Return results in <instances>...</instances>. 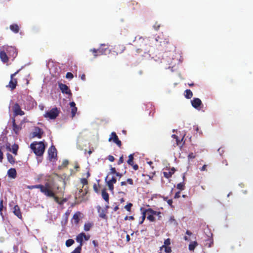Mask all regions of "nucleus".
I'll list each match as a JSON object with an SVG mask.
<instances>
[{"mask_svg": "<svg viewBox=\"0 0 253 253\" xmlns=\"http://www.w3.org/2000/svg\"><path fill=\"white\" fill-rule=\"evenodd\" d=\"M7 159L8 161L11 164H14L15 162V158L9 153L7 154Z\"/></svg>", "mask_w": 253, "mask_h": 253, "instance_id": "nucleus-32", "label": "nucleus"}, {"mask_svg": "<svg viewBox=\"0 0 253 253\" xmlns=\"http://www.w3.org/2000/svg\"><path fill=\"white\" fill-rule=\"evenodd\" d=\"M176 188L180 190H183L185 189V183L182 182L177 184Z\"/></svg>", "mask_w": 253, "mask_h": 253, "instance_id": "nucleus-35", "label": "nucleus"}, {"mask_svg": "<svg viewBox=\"0 0 253 253\" xmlns=\"http://www.w3.org/2000/svg\"><path fill=\"white\" fill-rule=\"evenodd\" d=\"M140 210L142 212V219L139 222V224H142L143 223V222L146 218V213L147 212L148 213V211H147V209H144L143 208H141Z\"/></svg>", "mask_w": 253, "mask_h": 253, "instance_id": "nucleus-28", "label": "nucleus"}, {"mask_svg": "<svg viewBox=\"0 0 253 253\" xmlns=\"http://www.w3.org/2000/svg\"><path fill=\"white\" fill-rule=\"evenodd\" d=\"M170 244V240L169 238H168L164 241V245L162 247L169 246Z\"/></svg>", "mask_w": 253, "mask_h": 253, "instance_id": "nucleus-44", "label": "nucleus"}, {"mask_svg": "<svg viewBox=\"0 0 253 253\" xmlns=\"http://www.w3.org/2000/svg\"><path fill=\"white\" fill-rule=\"evenodd\" d=\"M150 108H151V110L150 111V112H149V115L150 116H153L154 115V114L155 113V111H154V108L153 107H152L151 105V107H150Z\"/></svg>", "mask_w": 253, "mask_h": 253, "instance_id": "nucleus-51", "label": "nucleus"}, {"mask_svg": "<svg viewBox=\"0 0 253 253\" xmlns=\"http://www.w3.org/2000/svg\"><path fill=\"white\" fill-rule=\"evenodd\" d=\"M58 86L63 93L67 94L70 95H72L71 90L66 84H63L62 83H59Z\"/></svg>", "mask_w": 253, "mask_h": 253, "instance_id": "nucleus-14", "label": "nucleus"}, {"mask_svg": "<svg viewBox=\"0 0 253 253\" xmlns=\"http://www.w3.org/2000/svg\"><path fill=\"white\" fill-rule=\"evenodd\" d=\"M43 133V132L41 128L39 127H37L35 130V131L33 133L34 136L37 137L39 138H41L42 137Z\"/></svg>", "mask_w": 253, "mask_h": 253, "instance_id": "nucleus-21", "label": "nucleus"}, {"mask_svg": "<svg viewBox=\"0 0 253 253\" xmlns=\"http://www.w3.org/2000/svg\"><path fill=\"white\" fill-rule=\"evenodd\" d=\"M132 206V204L130 203L126 205L125 208L126 209V211H130Z\"/></svg>", "mask_w": 253, "mask_h": 253, "instance_id": "nucleus-47", "label": "nucleus"}, {"mask_svg": "<svg viewBox=\"0 0 253 253\" xmlns=\"http://www.w3.org/2000/svg\"><path fill=\"white\" fill-rule=\"evenodd\" d=\"M4 48H5V50L7 52L9 58H12V60H13L17 56L18 51L15 47L11 46L4 45Z\"/></svg>", "mask_w": 253, "mask_h": 253, "instance_id": "nucleus-7", "label": "nucleus"}, {"mask_svg": "<svg viewBox=\"0 0 253 253\" xmlns=\"http://www.w3.org/2000/svg\"><path fill=\"white\" fill-rule=\"evenodd\" d=\"M77 111V108L76 107L71 108V114H72V118H73L75 116Z\"/></svg>", "mask_w": 253, "mask_h": 253, "instance_id": "nucleus-41", "label": "nucleus"}, {"mask_svg": "<svg viewBox=\"0 0 253 253\" xmlns=\"http://www.w3.org/2000/svg\"><path fill=\"white\" fill-rule=\"evenodd\" d=\"M3 201L2 199H1L0 201V214L2 215V211L3 209Z\"/></svg>", "mask_w": 253, "mask_h": 253, "instance_id": "nucleus-48", "label": "nucleus"}, {"mask_svg": "<svg viewBox=\"0 0 253 253\" xmlns=\"http://www.w3.org/2000/svg\"><path fill=\"white\" fill-rule=\"evenodd\" d=\"M10 145L9 144L8 145H6V149L12 152L13 154L16 155L17 154V151L18 150V145L17 144H14L12 146V148H11L10 147Z\"/></svg>", "mask_w": 253, "mask_h": 253, "instance_id": "nucleus-20", "label": "nucleus"}, {"mask_svg": "<svg viewBox=\"0 0 253 253\" xmlns=\"http://www.w3.org/2000/svg\"><path fill=\"white\" fill-rule=\"evenodd\" d=\"M125 220H133L134 219V218L133 216H126L125 218H124Z\"/></svg>", "mask_w": 253, "mask_h": 253, "instance_id": "nucleus-54", "label": "nucleus"}, {"mask_svg": "<svg viewBox=\"0 0 253 253\" xmlns=\"http://www.w3.org/2000/svg\"><path fill=\"white\" fill-rule=\"evenodd\" d=\"M99 55L105 54L107 51H110L108 47L105 44H101V46L98 49Z\"/></svg>", "mask_w": 253, "mask_h": 253, "instance_id": "nucleus-18", "label": "nucleus"}, {"mask_svg": "<svg viewBox=\"0 0 253 253\" xmlns=\"http://www.w3.org/2000/svg\"><path fill=\"white\" fill-rule=\"evenodd\" d=\"M101 195L102 198L108 204L109 200V194L106 192L105 189L102 190Z\"/></svg>", "mask_w": 253, "mask_h": 253, "instance_id": "nucleus-23", "label": "nucleus"}, {"mask_svg": "<svg viewBox=\"0 0 253 253\" xmlns=\"http://www.w3.org/2000/svg\"><path fill=\"white\" fill-rule=\"evenodd\" d=\"M108 140L109 141H113L120 148H121L122 146L121 141L119 140L117 135L115 132H112L111 133L110 136Z\"/></svg>", "mask_w": 253, "mask_h": 253, "instance_id": "nucleus-12", "label": "nucleus"}, {"mask_svg": "<svg viewBox=\"0 0 253 253\" xmlns=\"http://www.w3.org/2000/svg\"><path fill=\"white\" fill-rule=\"evenodd\" d=\"M167 203L169 206H170L171 207H172V204L173 201H172V199L168 200Z\"/></svg>", "mask_w": 253, "mask_h": 253, "instance_id": "nucleus-62", "label": "nucleus"}, {"mask_svg": "<svg viewBox=\"0 0 253 253\" xmlns=\"http://www.w3.org/2000/svg\"><path fill=\"white\" fill-rule=\"evenodd\" d=\"M8 175L12 178H15L16 176V171L15 169H10L8 170Z\"/></svg>", "mask_w": 253, "mask_h": 253, "instance_id": "nucleus-27", "label": "nucleus"}, {"mask_svg": "<svg viewBox=\"0 0 253 253\" xmlns=\"http://www.w3.org/2000/svg\"><path fill=\"white\" fill-rule=\"evenodd\" d=\"M184 96L187 99H191L193 96V93L190 89H186L185 90Z\"/></svg>", "mask_w": 253, "mask_h": 253, "instance_id": "nucleus-29", "label": "nucleus"}, {"mask_svg": "<svg viewBox=\"0 0 253 253\" xmlns=\"http://www.w3.org/2000/svg\"><path fill=\"white\" fill-rule=\"evenodd\" d=\"M82 233H83V239H84L85 241H88L89 238H90V236L89 235H86L85 234V233H83V232H82Z\"/></svg>", "mask_w": 253, "mask_h": 253, "instance_id": "nucleus-50", "label": "nucleus"}, {"mask_svg": "<svg viewBox=\"0 0 253 253\" xmlns=\"http://www.w3.org/2000/svg\"><path fill=\"white\" fill-rule=\"evenodd\" d=\"M147 211H148V213H151L154 215H157L158 216V219L159 220L161 219L162 216L161 215V212L160 211H155L151 208L147 209Z\"/></svg>", "mask_w": 253, "mask_h": 253, "instance_id": "nucleus-22", "label": "nucleus"}, {"mask_svg": "<svg viewBox=\"0 0 253 253\" xmlns=\"http://www.w3.org/2000/svg\"><path fill=\"white\" fill-rule=\"evenodd\" d=\"M12 110L14 113V116H23L25 113L21 109V107L18 103H15L12 107Z\"/></svg>", "mask_w": 253, "mask_h": 253, "instance_id": "nucleus-11", "label": "nucleus"}, {"mask_svg": "<svg viewBox=\"0 0 253 253\" xmlns=\"http://www.w3.org/2000/svg\"><path fill=\"white\" fill-rule=\"evenodd\" d=\"M10 29L14 33H18L19 31V27L16 24H13L10 25Z\"/></svg>", "mask_w": 253, "mask_h": 253, "instance_id": "nucleus-24", "label": "nucleus"}, {"mask_svg": "<svg viewBox=\"0 0 253 253\" xmlns=\"http://www.w3.org/2000/svg\"><path fill=\"white\" fill-rule=\"evenodd\" d=\"M188 158L189 159H194L195 158V155L193 153H190L189 154Z\"/></svg>", "mask_w": 253, "mask_h": 253, "instance_id": "nucleus-57", "label": "nucleus"}, {"mask_svg": "<svg viewBox=\"0 0 253 253\" xmlns=\"http://www.w3.org/2000/svg\"><path fill=\"white\" fill-rule=\"evenodd\" d=\"M156 41L159 43L158 45L159 46L160 50L165 51H170L171 44L168 37H164L163 35H160L156 39Z\"/></svg>", "mask_w": 253, "mask_h": 253, "instance_id": "nucleus-2", "label": "nucleus"}, {"mask_svg": "<svg viewBox=\"0 0 253 253\" xmlns=\"http://www.w3.org/2000/svg\"><path fill=\"white\" fill-rule=\"evenodd\" d=\"M108 176L105 177V181L107 182V184L108 186V188L110 191L113 192L114 190V184H115L117 182V179L115 177H113L111 179L107 181Z\"/></svg>", "mask_w": 253, "mask_h": 253, "instance_id": "nucleus-13", "label": "nucleus"}, {"mask_svg": "<svg viewBox=\"0 0 253 253\" xmlns=\"http://www.w3.org/2000/svg\"><path fill=\"white\" fill-rule=\"evenodd\" d=\"M149 40L146 38L140 37L138 39L135 38L134 41V46L136 48V52L140 53L143 51L144 53L149 52L147 48V44Z\"/></svg>", "mask_w": 253, "mask_h": 253, "instance_id": "nucleus-1", "label": "nucleus"}, {"mask_svg": "<svg viewBox=\"0 0 253 253\" xmlns=\"http://www.w3.org/2000/svg\"><path fill=\"white\" fill-rule=\"evenodd\" d=\"M108 159L109 160V161L111 162H114L115 160V158L114 156H113L112 155H109L108 157Z\"/></svg>", "mask_w": 253, "mask_h": 253, "instance_id": "nucleus-60", "label": "nucleus"}, {"mask_svg": "<svg viewBox=\"0 0 253 253\" xmlns=\"http://www.w3.org/2000/svg\"><path fill=\"white\" fill-rule=\"evenodd\" d=\"M13 213L19 219H22V215L20 211V207L17 205H15L13 208Z\"/></svg>", "mask_w": 253, "mask_h": 253, "instance_id": "nucleus-17", "label": "nucleus"}, {"mask_svg": "<svg viewBox=\"0 0 253 253\" xmlns=\"http://www.w3.org/2000/svg\"><path fill=\"white\" fill-rule=\"evenodd\" d=\"M123 162H124V157H123V156L122 155L120 157L119 160L118 162V164L120 165V164H122Z\"/></svg>", "mask_w": 253, "mask_h": 253, "instance_id": "nucleus-58", "label": "nucleus"}, {"mask_svg": "<svg viewBox=\"0 0 253 253\" xmlns=\"http://www.w3.org/2000/svg\"><path fill=\"white\" fill-rule=\"evenodd\" d=\"M173 174V172L169 171V170L168 171H164L163 172V174H164V177L168 179L171 177Z\"/></svg>", "mask_w": 253, "mask_h": 253, "instance_id": "nucleus-34", "label": "nucleus"}, {"mask_svg": "<svg viewBox=\"0 0 253 253\" xmlns=\"http://www.w3.org/2000/svg\"><path fill=\"white\" fill-rule=\"evenodd\" d=\"M163 248H165V252L166 253H170L171 252V247L169 246L161 247L160 250H162Z\"/></svg>", "mask_w": 253, "mask_h": 253, "instance_id": "nucleus-37", "label": "nucleus"}, {"mask_svg": "<svg viewBox=\"0 0 253 253\" xmlns=\"http://www.w3.org/2000/svg\"><path fill=\"white\" fill-rule=\"evenodd\" d=\"M134 154H131L128 156V159L127 161V163L132 167L133 169L136 170L138 169V166L137 164H134Z\"/></svg>", "mask_w": 253, "mask_h": 253, "instance_id": "nucleus-15", "label": "nucleus"}, {"mask_svg": "<svg viewBox=\"0 0 253 253\" xmlns=\"http://www.w3.org/2000/svg\"><path fill=\"white\" fill-rule=\"evenodd\" d=\"M154 29L156 30H158L159 29V28L160 27V25L158 24L157 22H156L153 26Z\"/></svg>", "mask_w": 253, "mask_h": 253, "instance_id": "nucleus-59", "label": "nucleus"}, {"mask_svg": "<svg viewBox=\"0 0 253 253\" xmlns=\"http://www.w3.org/2000/svg\"><path fill=\"white\" fill-rule=\"evenodd\" d=\"M198 243L196 241H194L193 242L190 243L189 245V250L190 251H193L196 246H197Z\"/></svg>", "mask_w": 253, "mask_h": 253, "instance_id": "nucleus-33", "label": "nucleus"}, {"mask_svg": "<svg viewBox=\"0 0 253 253\" xmlns=\"http://www.w3.org/2000/svg\"><path fill=\"white\" fill-rule=\"evenodd\" d=\"M30 148L38 156H42L45 150V145L42 142H34L31 144Z\"/></svg>", "mask_w": 253, "mask_h": 253, "instance_id": "nucleus-3", "label": "nucleus"}, {"mask_svg": "<svg viewBox=\"0 0 253 253\" xmlns=\"http://www.w3.org/2000/svg\"><path fill=\"white\" fill-rule=\"evenodd\" d=\"M12 123L13 130L16 134H17L19 131L21 129V126L16 124L14 118H12Z\"/></svg>", "mask_w": 253, "mask_h": 253, "instance_id": "nucleus-19", "label": "nucleus"}, {"mask_svg": "<svg viewBox=\"0 0 253 253\" xmlns=\"http://www.w3.org/2000/svg\"><path fill=\"white\" fill-rule=\"evenodd\" d=\"M75 242L73 239H70L66 241L65 245L67 247H69L74 244Z\"/></svg>", "mask_w": 253, "mask_h": 253, "instance_id": "nucleus-36", "label": "nucleus"}, {"mask_svg": "<svg viewBox=\"0 0 253 253\" xmlns=\"http://www.w3.org/2000/svg\"><path fill=\"white\" fill-rule=\"evenodd\" d=\"M180 196V191H178L175 194V195L174 196V199H177V198H179Z\"/></svg>", "mask_w": 253, "mask_h": 253, "instance_id": "nucleus-61", "label": "nucleus"}, {"mask_svg": "<svg viewBox=\"0 0 253 253\" xmlns=\"http://www.w3.org/2000/svg\"><path fill=\"white\" fill-rule=\"evenodd\" d=\"M74 77V76L72 73L71 72H68L66 75V78L67 79H72Z\"/></svg>", "mask_w": 253, "mask_h": 253, "instance_id": "nucleus-49", "label": "nucleus"}, {"mask_svg": "<svg viewBox=\"0 0 253 253\" xmlns=\"http://www.w3.org/2000/svg\"><path fill=\"white\" fill-rule=\"evenodd\" d=\"M69 164V162L67 160H65L63 161L62 164L59 167L60 169L64 167H66Z\"/></svg>", "mask_w": 253, "mask_h": 253, "instance_id": "nucleus-43", "label": "nucleus"}, {"mask_svg": "<svg viewBox=\"0 0 253 253\" xmlns=\"http://www.w3.org/2000/svg\"><path fill=\"white\" fill-rule=\"evenodd\" d=\"M20 70H17L14 74H12L10 76V81L9 82V84L7 86H8L11 88V90H13L16 88V86L17 84V81L16 79L14 78V76H15L20 71Z\"/></svg>", "mask_w": 253, "mask_h": 253, "instance_id": "nucleus-8", "label": "nucleus"}, {"mask_svg": "<svg viewBox=\"0 0 253 253\" xmlns=\"http://www.w3.org/2000/svg\"><path fill=\"white\" fill-rule=\"evenodd\" d=\"M90 51L93 53L94 57H96L97 56L99 55L98 49H91Z\"/></svg>", "mask_w": 253, "mask_h": 253, "instance_id": "nucleus-39", "label": "nucleus"}, {"mask_svg": "<svg viewBox=\"0 0 253 253\" xmlns=\"http://www.w3.org/2000/svg\"><path fill=\"white\" fill-rule=\"evenodd\" d=\"M70 105L71 108H73L76 107V104L74 102H71L70 103Z\"/></svg>", "mask_w": 253, "mask_h": 253, "instance_id": "nucleus-63", "label": "nucleus"}, {"mask_svg": "<svg viewBox=\"0 0 253 253\" xmlns=\"http://www.w3.org/2000/svg\"><path fill=\"white\" fill-rule=\"evenodd\" d=\"M117 172L116 169L115 168L111 167L110 169V174H116Z\"/></svg>", "mask_w": 253, "mask_h": 253, "instance_id": "nucleus-53", "label": "nucleus"}, {"mask_svg": "<svg viewBox=\"0 0 253 253\" xmlns=\"http://www.w3.org/2000/svg\"><path fill=\"white\" fill-rule=\"evenodd\" d=\"M93 226V223L91 222H87L85 223L84 229L85 231H88Z\"/></svg>", "mask_w": 253, "mask_h": 253, "instance_id": "nucleus-25", "label": "nucleus"}, {"mask_svg": "<svg viewBox=\"0 0 253 253\" xmlns=\"http://www.w3.org/2000/svg\"><path fill=\"white\" fill-rule=\"evenodd\" d=\"M60 110L57 107L52 108L49 111L46 112L44 114V117L46 118H49L50 119H55L59 115Z\"/></svg>", "mask_w": 253, "mask_h": 253, "instance_id": "nucleus-6", "label": "nucleus"}, {"mask_svg": "<svg viewBox=\"0 0 253 253\" xmlns=\"http://www.w3.org/2000/svg\"><path fill=\"white\" fill-rule=\"evenodd\" d=\"M1 148H2V147H0V162H2V160L3 159V154L1 150Z\"/></svg>", "mask_w": 253, "mask_h": 253, "instance_id": "nucleus-55", "label": "nucleus"}, {"mask_svg": "<svg viewBox=\"0 0 253 253\" xmlns=\"http://www.w3.org/2000/svg\"><path fill=\"white\" fill-rule=\"evenodd\" d=\"M99 216L103 219H107V216L105 211L103 210H102L101 212L99 214Z\"/></svg>", "mask_w": 253, "mask_h": 253, "instance_id": "nucleus-45", "label": "nucleus"}, {"mask_svg": "<svg viewBox=\"0 0 253 253\" xmlns=\"http://www.w3.org/2000/svg\"><path fill=\"white\" fill-rule=\"evenodd\" d=\"M80 212H76L75 213L73 216V219L74 220V222L76 224H77L79 223L80 221L79 218V215H80Z\"/></svg>", "mask_w": 253, "mask_h": 253, "instance_id": "nucleus-30", "label": "nucleus"}, {"mask_svg": "<svg viewBox=\"0 0 253 253\" xmlns=\"http://www.w3.org/2000/svg\"><path fill=\"white\" fill-rule=\"evenodd\" d=\"M183 138H182L181 139V140H180L178 139V138H177V140H176L177 145H178V146H181L183 145V144L184 143V142H183V143L181 144L182 142V141H183Z\"/></svg>", "mask_w": 253, "mask_h": 253, "instance_id": "nucleus-52", "label": "nucleus"}, {"mask_svg": "<svg viewBox=\"0 0 253 253\" xmlns=\"http://www.w3.org/2000/svg\"><path fill=\"white\" fill-rule=\"evenodd\" d=\"M206 168H207V165H204L201 169H200V170L201 171H204V170H206Z\"/></svg>", "mask_w": 253, "mask_h": 253, "instance_id": "nucleus-64", "label": "nucleus"}, {"mask_svg": "<svg viewBox=\"0 0 253 253\" xmlns=\"http://www.w3.org/2000/svg\"><path fill=\"white\" fill-rule=\"evenodd\" d=\"M126 183H128L130 185H133V181L131 178H128L126 180Z\"/></svg>", "mask_w": 253, "mask_h": 253, "instance_id": "nucleus-56", "label": "nucleus"}, {"mask_svg": "<svg viewBox=\"0 0 253 253\" xmlns=\"http://www.w3.org/2000/svg\"><path fill=\"white\" fill-rule=\"evenodd\" d=\"M48 190L50 192V194H49L50 195H44L48 197L53 198L54 199V201L58 204L61 205H62L64 202H66V200L65 199H63L62 200H59V198L55 195V192L53 190V188L50 185H49V186L48 188Z\"/></svg>", "mask_w": 253, "mask_h": 253, "instance_id": "nucleus-5", "label": "nucleus"}, {"mask_svg": "<svg viewBox=\"0 0 253 253\" xmlns=\"http://www.w3.org/2000/svg\"><path fill=\"white\" fill-rule=\"evenodd\" d=\"M81 183L83 184L82 188H83L84 186L88 184V181L86 178H83L80 180Z\"/></svg>", "mask_w": 253, "mask_h": 253, "instance_id": "nucleus-38", "label": "nucleus"}, {"mask_svg": "<svg viewBox=\"0 0 253 253\" xmlns=\"http://www.w3.org/2000/svg\"><path fill=\"white\" fill-rule=\"evenodd\" d=\"M48 158L50 161H52L57 158V150L55 146L52 145L48 150Z\"/></svg>", "mask_w": 253, "mask_h": 253, "instance_id": "nucleus-10", "label": "nucleus"}, {"mask_svg": "<svg viewBox=\"0 0 253 253\" xmlns=\"http://www.w3.org/2000/svg\"><path fill=\"white\" fill-rule=\"evenodd\" d=\"M147 218L150 221L152 222L154 221L155 219L154 215L151 213H148V215L147 216Z\"/></svg>", "mask_w": 253, "mask_h": 253, "instance_id": "nucleus-40", "label": "nucleus"}, {"mask_svg": "<svg viewBox=\"0 0 253 253\" xmlns=\"http://www.w3.org/2000/svg\"><path fill=\"white\" fill-rule=\"evenodd\" d=\"M82 248L81 247H77L75 250L71 253H81Z\"/></svg>", "mask_w": 253, "mask_h": 253, "instance_id": "nucleus-46", "label": "nucleus"}, {"mask_svg": "<svg viewBox=\"0 0 253 253\" xmlns=\"http://www.w3.org/2000/svg\"><path fill=\"white\" fill-rule=\"evenodd\" d=\"M100 186L99 185H97L96 183H94L93 185V188L95 192L98 193L99 192V189Z\"/></svg>", "mask_w": 253, "mask_h": 253, "instance_id": "nucleus-42", "label": "nucleus"}, {"mask_svg": "<svg viewBox=\"0 0 253 253\" xmlns=\"http://www.w3.org/2000/svg\"><path fill=\"white\" fill-rule=\"evenodd\" d=\"M87 194V191L84 192L83 190L82 189H80L79 191V193L78 195H76V198H77V196H78L79 198H83Z\"/></svg>", "mask_w": 253, "mask_h": 253, "instance_id": "nucleus-31", "label": "nucleus"}, {"mask_svg": "<svg viewBox=\"0 0 253 253\" xmlns=\"http://www.w3.org/2000/svg\"><path fill=\"white\" fill-rule=\"evenodd\" d=\"M49 183L46 182L44 185L42 184H38L35 185H29L27 186V188L29 189H40V191L43 193L44 195H50V192L48 190V188L49 186Z\"/></svg>", "mask_w": 253, "mask_h": 253, "instance_id": "nucleus-4", "label": "nucleus"}, {"mask_svg": "<svg viewBox=\"0 0 253 253\" xmlns=\"http://www.w3.org/2000/svg\"><path fill=\"white\" fill-rule=\"evenodd\" d=\"M191 102L192 106L197 109H200L201 105H202L201 100L198 98H194Z\"/></svg>", "mask_w": 253, "mask_h": 253, "instance_id": "nucleus-16", "label": "nucleus"}, {"mask_svg": "<svg viewBox=\"0 0 253 253\" xmlns=\"http://www.w3.org/2000/svg\"><path fill=\"white\" fill-rule=\"evenodd\" d=\"M0 59L4 63H7L9 59H10L5 48H4V46H3L0 49Z\"/></svg>", "mask_w": 253, "mask_h": 253, "instance_id": "nucleus-9", "label": "nucleus"}, {"mask_svg": "<svg viewBox=\"0 0 253 253\" xmlns=\"http://www.w3.org/2000/svg\"><path fill=\"white\" fill-rule=\"evenodd\" d=\"M83 233H80L77 237H76V241L77 242L80 243V245L78 247H81L82 248V247L83 246Z\"/></svg>", "mask_w": 253, "mask_h": 253, "instance_id": "nucleus-26", "label": "nucleus"}]
</instances>
